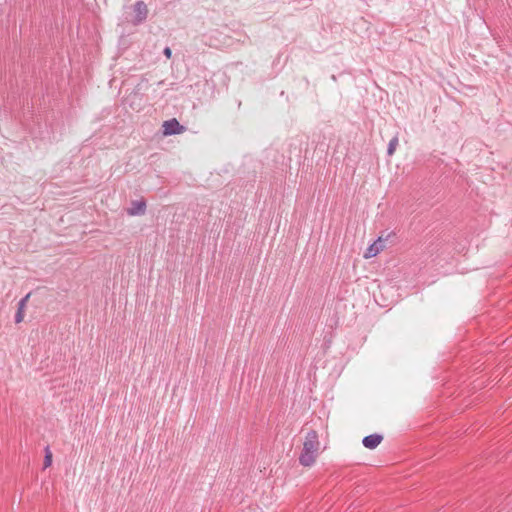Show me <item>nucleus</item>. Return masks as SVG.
I'll list each match as a JSON object with an SVG mask.
<instances>
[{
  "instance_id": "obj_1",
  "label": "nucleus",
  "mask_w": 512,
  "mask_h": 512,
  "mask_svg": "<svg viewBox=\"0 0 512 512\" xmlns=\"http://www.w3.org/2000/svg\"><path fill=\"white\" fill-rule=\"evenodd\" d=\"M319 435L315 430H308L303 439V447L299 455V462L304 467L313 466L320 452Z\"/></svg>"
},
{
  "instance_id": "obj_2",
  "label": "nucleus",
  "mask_w": 512,
  "mask_h": 512,
  "mask_svg": "<svg viewBox=\"0 0 512 512\" xmlns=\"http://www.w3.org/2000/svg\"><path fill=\"white\" fill-rule=\"evenodd\" d=\"M390 235L387 236H379L364 252L363 257L365 259H370L376 257L386 248V242Z\"/></svg>"
},
{
  "instance_id": "obj_3",
  "label": "nucleus",
  "mask_w": 512,
  "mask_h": 512,
  "mask_svg": "<svg viewBox=\"0 0 512 512\" xmlns=\"http://www.w3.org/2000/svg\"><path fill=\"white\" fill-rule=\"evenodd\" d=\"M163 134L165 136L173 135V134H181L185 131V127L180 125V123L176 119H171L165 121L162 125Z\"/></svg>"
},
{
  "instance_id": "obj_4",
  "label": "nucleus",
  "mask_w": 512,
  "mask_h": 512,
  "mask_svg": "<svg viewBox=\"0 0 512 512\" xmlns=\"http://www.w3.org/2000/svg\"><path fill=\"white\" fill-rule=\"evenodd\" d=\"M134 13H135V16H134L135 23H140L143 20H145L147 17V14H148V8H147L146 4L142 1L137 2L134 5Z\"/></svg>"
},
{
  "instance_id": "obj_5",
  "label": "nucleus",
  "mask_w": 512,
  "mask_h": 512,
  "mask_svg": "<svg viewBox=\"0 0 512 512\" xmlns=\"http://www.w3.org/2000/svg\"><path fill=\"white\" fill-rule=\"evenodd\" d=\"M382 441L383 436L381 434L375 433L364 437L362 443L365 448L372 450L378 447Z\"/></svg>"
},
{
  "instance_id": "obj_6",
  "label": "nucleus",
  "mask_w": 512,
  "mask_h": 512,
  "mask_svg": "<svg viewBox=\"0 0 512 512\" xmlns=\"http://www.w3.org/2000/svg\"><path fill=\"white\" fill-rule=\"evenodd\" d=\"M30 297V293L27 294L24 298H22L18 303V310L15 315V322L21 323L25 317V309L27 306L28 299Z\"/></svg>"
},
{
  "instance_id": "obj_7",
  "label": "nucleus",
  "mask_w": 512,
  "mask_h": 512,
  "mask_svg": "<svg viewBox=\"0 0 512 512\" xmlns=\"http://www.w3.org/2000/svg\"><path fill=\"white\" fill-rule=\"evenodd\" d=\"M146 203L144 201H134L128 209V214L131 216L142 215L145 213Z\"/></svg>"
},
{
  "instance_id": "obj_8",
  "label": "nucleus",
  "mask_w": 512,
  "mask_h": 512,
  "mask_svg": "<svg viewBox=\"0 0 512 512\" xmlns=\"http://www.w3.org/2000/svg\"><path fill=\"white\" fill-rule=\"evenodd\" d=\"M397 146H398V137L395 136L389 142L388 150H387L388 155H390V156L393 155L396 151Z\"/></svg>"
},
{
  "instance_id": "obj_9",
  "label": "nucleus",
  "mask_w": 512,
  "mask_h": 512,
  "mask_svg": "<svg viewBox=\"0 0 512 512\" xmlns=\"http://www.w3.org/2000/svg\"><path fill=\"white\" fill-rule=\"evenodd\" d=\"M52 464V452L47 447L45 449V459H44V467L47 468Z\"/></svg>"
},
{
  "instance_id": "obj_10",
  "label": "nucleus",
  "mask_w": 512,
  "mask_h": 512,
  "mask_svg": "<svg viewBox=\"0 0 512 512\" xmlns=\"http://www.w3.org/2000/svg\"><path fill=\"white\" fill-rule=\"evenodd\" d=\"M164 54H165V56H166L167 58H170V57H171V55H172V51H171V49H170V48H168V47H167V48H165V49H164Z\"/></svg>"
}]
</instances>
